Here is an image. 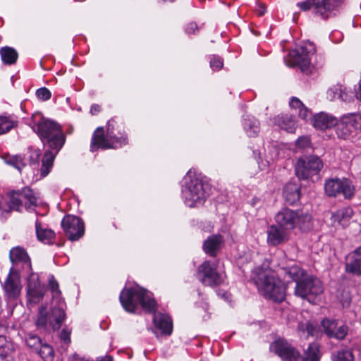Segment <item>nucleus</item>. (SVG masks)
Returning <instances> with one entry per match:
<instances>
[{"instance_id": "obj_18", "label": "nucleus", "mask_w": 361, "mask_h": 361, "mask_svg": "<svg viewBox=\"0 0 361 361\" xmlns=\"http://www.w3.org/2000/svg\"><path fill=\"white\" fill-rule=\"evenodd\" d=\"M46 292L44 286L42 285L39 281V276L35 273H32L27 278V298L30 304H37L39 302Z\"/></svg>"}, {"instance_id": "obj_54", "label": "nucleus", "mask_w": 361, "mask_h": 361, "mask_svg": "<svg viewBox=\"0 0 361 361\" xmlns=\"http://www.w3.org/2000/svg\"><path fill=\"white\" fill-rule=\"evenodd\" d=\"M68 361H88L82 357H79L78 355H73L68 358Z\"/></svg>"}, {"instance_id": "obj_8", "label": "nucleus", "mask_w": 361, "mask_h": 361, "mask_svg": "<svg viewBox=\"0 0 361 361\" xmlns=\"http://www.w3.org/2000/svg\"><path fill=\"white\" fill-rule=\"evenodd\" d=\"M276 224L287 231L298 228L301 231H307L312 227V216L302 210H293L283 208L275 215Z\"/></svg>"}, {"instance_id": "obj_23", "label": "nucleus", "mask_w": 361, "mask_h": 361, "mask_svg": "<svg viewBox=\"0 0 361 361\" xmlns=\"http://www.w3.org/2000/svg\"><path fill=\"white\" fill-rule=\"evenodd\" d=\"M312 123L318 130H325L336 126L337 118L332 115L320 112L312 117Z\"/></svg>"}, {"instance_id": "obj_45", "label": "nucleus", "mask_w": 361, "mask_h": 361, "mask_svg": "<svg viewBox=\"0 0 361 361\" xmlns=\"http://www.w3.org/2000/svg\"><path fill=\"white\" fill-rule=\"evenodd\" d=\"M310 145V140L307 136H302L299 137L295 142V145L298 149H305Z\"/></svg>"}, {"instance_id": "obj_42", "label": "nucleus", "mask_w": 361, "mask_h": 361, "mask_svg": "<svg viewBox=\"0 0 361 361\" xmlns=\"http://www.w3.org/2000/svg\"><path fill=\"white\" fill-rule=\"evenodd\" d=\"M353 98V94L346 87L341 85V91L339 93L338 99L341 101L349 102Z\"/></svg>"}, {"instance_id": "obj_20", "label": "nucleus", "mask_w": 361, "mask_h": 361, "mask_svg": "<svg viewBox=\"0 0 361 361\" xmlns=\"http://www.w3.org/2000/svg\"><path fill=\"white\" fill-rule=\"evenodd\" d=\"M20 275L18 272L11 271L4 284V290L8 300H17L21 292Z\"/></svg>"}, {"instance_id": "obj_31", "label": "nucleus", "mask_w": 361, "mask_h": 361, "mask_svg": "<svg viewBox=\"0 0 361 361\" xmlns=\"http://www.w3.org/2000/svg\"><path fill=\"white\" fill-rule=\"evenodd\" d=\"M243 128L249 137H256L259 132V123L254 117L247 116L243 119Z\"/></svg>"}, {"instance_id": "obj_52", "label": "nucleus", "mask_w": 361, "mask_h": 361, "mask_svg": "<svg viewBox=\"0 0 361 361\" xmlns=\"http://www.w3.org/2000/svg\"><path fill=\"white\" fill-rule=\"evenodd\" d=\"M40 156L39 150H35L30 155V159L33 161H37Z\"/></svg>"}, {"instance_id": "obj_48", "label": "nucleus", "mask_w": 361, "mask_h": 361, "mask_svg": "<svg viewBox=\"0 0 361 361\" xmlns=\"http://www.w3.org/2000/svg\"><path fill=\"white\" fill-rule=\"evenodd\" d=\"M306 331L307 335L305 336L306 338H307L309 336H317V332L316 331V328L314 326V325L311 323H307L306 324Z\"/></svg>"}, {"instance_id": "obj_55", "label": "nucleus", "mask_w": 361, "mask_h": 361, "mask_svg": "<svg viewBox=\"0 0 361 361\" xmlns=\"http://www.w3.org/2000/svg\"><path fill=\"white\" fill-rule=\"evenodd\" d=\"M100 109H101V107L98 104H94L91 107V109H90V112L92 115H94L96 114L97 113H98L99 111H100Z\"/></svg>"}, {"instance_id": "obj_32", "label": "nucleus", "mask_w": 361, "mask_h": 361, "mask_svg": "<svg viewBox=\"0 0 361 361\" xmlns=\"http://www.w3.org/2000/svg\"><path fill=\"white\" fill-rule=\"evenodd\" d=\"M10 259L13 263L23 262L30 267V260L26 252L21 247H17L10 251Z\"/></svg>"}, {"instance_id": "obj_35", "label": "nucleus", "mask_w": 361, "mask_h": 361, "mask_svg": "<svg viewBox=\"0 0 361 361\" xmlns=\"http://www.w3.org/2000/svg\"><path fill=\"white\" fill-rule=\"evenodd\" d=\"M6 162L16 168L20 173H22L23 169H25V172L27 173L31 168V166H25L22 157L20 156L10 157L6 159Z\"/></svg>"}, {"instance_id": "obj_6", "label": "nucleus", "mask_w": 361, "mask_h": 361, "mask_svg": "<svg viewBox=\"0 0 361 361\" xmlns=\"http://www.w3.org/2000/svg\"><path fill=\"white\" fill-rule=\"evenodd\" d=\"M119 299L123 307L129 312H135L138 305L147 312L154 311L156 306L152 294L138 285L124 288Z\"/></svg>"}, {"instance_id": "obj_44", "label": "nucleus", "mask_w": 361, "mask_h": 361, "mask_svg": "<svg viewBox=\"0 0 361 361\" xmlns=\"http://www.w3.org/2000/svg\"><path fill=\"white\" fill-rule=\"evenodd\" d=\"M340 303L343 307H348L351 302L350 293L348 291H343L340 296H338Z\"/></svg>"}, {"instance_id": "obj_41", "label": "nucleus", "mask_w": 361, "mask_h": 361, "mask_svg": "<svg viewBox=\"0 0 361 361\" xmlns=\"http://www.w3.org/2000/svg\"><path fill=\"white\" fill-rule=\"evenodd\" d=\"M27 345L32 348L38 350L39 345H41V339L36 335L30 334L27 335L25 339Z\"/></svg>"}, {"instance_id": "obj_39", "label": "nucleus", "mask_w": 361, "mask_h": 361, "mask_svg": "<svg viewBox=\"0 0 361 361\" xmlns=\"http://www.w3.org/2000/svg\"><path fill=\"white\" fill-rule=\"evenodd\" d=\"M38 351L39 355L44 361H52L54 355V350L48 344H41Z\"/></svg>"}, {"instance_id": "obj_3", "label": "nucleus", "mask_w": 361, "mask_h": 361, "mask_svg": "<svg viewBox=\"0 0 361 361\" xmlns=\"http://www.w3.org/2000/svg\"><path fill=\"white\" fill-rule=\"evenodd\" d=\"M253 280L260 293L265 298L279 302L285 299L286 286L272 269H256Z\"/></svg>"}, {"instance_id": "obj_43", "label": "nucleus", "mask_w": 361, "mask_h": 361, "mask_svg": "<svg viewBox=\"0 0 361 361\" xmlns=\"http://www.w3.org/2000/svg\"><path fill=\"white\" fill-rule=\"evenodd\" d=\"M37 98L42 101H47L50 99L51 92L46 87H41L36 91Z\"/></svg>"}, {"instance_id": "obj_33", "label": "nucleus", "mask_w": 361, "mask_h": 361, "mask_svg": "<svg viewBox=\"0 0 361 361\" xmlns=\"http://www.w3.org/2000/svg\"><path fill=\"white\" fill-rule=\"evenodd\" d=\"M0 55L4 63L6 65H12L15 63L18 59V52L12 47H4L0 49Z\"/></svg>"}, {"instance_id": "obj_19", "label": "nucleus", "mask_w": 361, "mask_h": 361, "mask_svg": "<svg viewBox=\"0 0 361 361\" xmlns=\"http://www.w3.org/2000/svg\"><path fill=\"white\" fill-rule=\"evenodd\" d=\"M324 334L331 338L343 340L348 332V327L342 322L336 319H324L322 322Z\"/></svg>"}, {"instance_id": "obj_58", "label": "nucleus", "mask_w": 361, "mask_h": 361, "mask_svg": "<svg viewBox=\"0 0 361 361\" xmlns=\"http://www.w3.org/2000/svg\"><path fill=\"white\" fill-rule=\"evenodd\" d=\"M9 361H14V360H13L12 357H11V359H10V360H9Z\"/></svg>"}, {"instance_id": "obj_28", "label": "nucleus", "mask_w": 361, "mask_h": 361, "mask_svg": "<svg viewBox=\"0 0 361 361\" xmlns=\"http://www.w3.org/2000/svg\"><path fill=\"white\" fill-rule=\"evenodd\" d=\"M35 230L37 239L39 241L47 244L52 243L55 236L52 230L42 226L38 221L35 223Z\"/></svg>"}, {"instance_id": "obj_26", "label": "nucleus", "mask_w": 361, "mask_h": 361, "mask_svg": "<svg viewBox=\"0 0 361 361\" xmlns=\"http://www.w3.org/2000/svg\"><path fill=\"white\" fill-rule=\"evenodd\" d=\"M223 243L222 237L219 235H214L209 237L203 244L204 251L209 255L214 257L219 250Z\"/></svg>"}, {"instance_id": "obj_49", "label": "nucleus", "mask_w": 361, "mask_h": 361, "mask_svg": "<svg viewBox=\"0 0 361 361\" xmlns=\"http://www.w3.org/2000/svg\"><path fill=\"white\" fill-rule=\"evenodd\" d=\"M60 339L63 341L66 345H68L70 343V333L63 329L59 335Z\"/></svg>"}, {"instance_id": "obj_50", "label": "nucleus", "mask_w": 361, "mask_h": 361, "mask_svg": "<svg viewBox=\"0 0 361 361\" xmlns=\"http://www.w3.org/2000/svg\"><path fill=\"white\" fill-rule=\"evenodd\" d=\"M7 346H9L10 353H12V345L6 341L4 336H0V348L6 349Z\"/></svg>"}, {"instance_id": "obj_37", "label": "nucleus", "mask_w": 361, "mask_h": 361, "mask_svg": "<svg viewBox=\"0 0 361 361\" xmlns=\"http://www.w3.org/2000/svg\"><path fill=\"white\" fill-rule=\"evenodd\" d=\"M16 126V121L8 116H0V134L8 132Z\"/></svg>"}, {"instance_id": "obj_51", "label": "nucleus", "mask_w": 361, "mask_h": 361, "mask_svg": "<svg viewBox=\"0 0 361 361\" xmlns=\"http://www.w3.org/2000/svg\"><path fill=\"white\" fill-rule=\"evenodd\" d=\"M196 30H197V25L195 23H188L185 27V32L188 34H195Z\"/></svg>"}, {"instance_id": "obj_15", "label": "nucleus", "mask_w": 361, "mask_h": 361, "mask_svg": "<svg viewBox=\"0 0 361 361\" xmlns=\"http://www.w3.org/2000/svg\"><path fill=\"white\" fill-rule=\"evenodd\" d=\"M325 192L335 197L342 193L345 198H350L354 193V187L348 179L331 178L326 181Z\"/></svg>"}, {"instance_id": "obj_5", "label": "nucleus", "mask_w": 361, "mask_h": 361, "mask_svg": "<svg viewBox=\"0 0 361 361\" xmlns=\"http://www.w3.org/2000/svg\"><path fill=\"white\" fill-rule=\"evenodd\" d=\"M49 286L53 294V298L56 301V306L53 307L50 314H47L45 312L44 307H41L39 310V316L36 321V324L39 327L51 328L55 331L61 327L66 317L64 312L65 305L63 301L59 298L61 293L59 289V284L53 276H51L49 279Z\"/></svg>"}, {"instance_id": "obj_40", "label": "nucleus", "mask_w": 361, "mask_h": 361, "mask_svg": "<svg viewBox=\"0 0 361 361\" xmlns=\"http://www.w3.org/2000/svg\"><path fill=\"white\" fill-rule=\"evenodd\" d=\"M341 91V85L336 84L331 86L326 91V98L331 101L338 99L339 93Z\"/></svg>"}, {"instance_id": "obj_22", "label": "nucleus", "mask_w": 361, "mask_h": 361, "mask_svg": "<svg viewBox=\"0 0 361 361\" xmlns=\"http://www.w3.org/2000/svg\"><path fill=\"white\" fill-rule=\"evenodd\" d=\"M154 333L157 337L162 335L169 336L172 333L173 324L171 319L167 314L157 312L154 314Z\"/></svg>"}, {"instance_id": "obj_27", "label": "nucleus", "mask_w": 361, "mask_h": 361, "mask_svg": "<svg viewBox=\"0 0 361 361\" xmlns=\"http://www.w3.org/2000/svg\"><path fill=\"white\" fill-rule=\"evenodd\" d=\"M275 123L280 128L288 133H294L297 128L295 120L292 116L288 114L276 116L275 118Z\"/></svg>"}, {"instance_id": "obj_30", "label": "nucleus", "mask_w": 361, "mask_h": 361, "mask_svg": "<svg viewBox=\"0 0 361 361\" xmlns=\"http://www.w3.org/2000/svg\"><path fill=\"white\" fill-rule=\"evenodd\" d=\"M290 106L292 109L298 110V116L302 120L307 121L312 117L311 111L304 106L302 102L297 97H293L290 101Z\"/></svg>"}, {"instance_id": "obj_16", "label": "nucleus", "mask_w": 361, "mask_h": 361, "mask_svg": "<svg viewBox=\"0 0 361 361\" xmlns=\"http://www.w3.org/2000/svg\"><path fill=\"white\" fill-rule=\"evenodd\" d=\"M270 350L279 356L283 361H300V352L286 341L279 339L270 345Z\"/></svg>"}, {"instance_id": "obj_47", "label": "nucleus", "mask_w": 361, "mask_h": 361, "mask_svg": "<svg viewBox=\"0 0 361 361\" xmlns=\"http://www.w3.org/2000/svg\"><path fill=\"white\" fill-rule=\"evenodd\" d=\"M11 353H10L9 346H7L6 349L0 348V361H9Z\"/></svg>"}, {"instance_id": "obj_4", "label": "nucleus", "mask_w": 361, "mask_h": 361, "mask_svg": "<svg viewBox=\"0 0 361 361\" xmlns=\"http://www.w3.org/2000/svg\"><path fill=\"white\" fill-rule=\"evenodd\" d=\"M127 144V137L122 125L111 119L107 123L106 135H104V129L98 128L92 137L90 149L94 152L98 149L118 148Z\"/></svg>"}, {"instance_id": "obj_17", "label": "nucleus", "mask_w": 361, "mask_h": 361, "mask_svg": "<svg viewBox=\"0 0 361 361\" xmlns=\"http://www.w3.org/2000/svg\"><path fill=\"white\" fill-rule=\"evenodd\" d=\"M61 224L68 239L72 241L78 240L84 234V223L78 216L67 215L63 219Z\"/></svg>"}, {"instance_id": "obj_1", "label": "nucleus", "mask_w": 361, "mask_h": 361, "mask_svg": "<svg viewBox=\"0 0 361 361\" xmlns=\"http://www.w3.org/2000/svg\"><path fill=\"white\" fill-rule=\"evenodd\" d=\"M30 125L44 145L48 147L43 156L39 173L27 177L30 181L35 182L46 177L51 171L56 156L65 144L66 135L59 124L44 118L39 112L32 114Z\"/></svg>"}, {"instance_id": "obj_38", "label": "nucleus", "mask_w": 361, "mask_h": 361, "mask_svg": "<svg viewBox=\"0 0 361 361\" xmlns=\"http://www.w3.org/2000/svg\"><path fill=\"white\" fill-rule=\"evenodd\" d=\"M333 361H354V355L350 350H341L333 354Z\"/></svg>"}, {"instance_id": "obj_9", "label": "nucleus", "mask_w": 361, "mask_h": 361, "mask_svg": "<svg viewBox=\"0 0 361 361\" xmlns=\"http://www.w3.org/2000/svg\"><path fill=\"white\" fill-rule=\"evenodd\" d=\"M38 204V197L30 188H25L21 192H13L10 195L8 204H3L0 202V218L6 217L11 210L20 212L23 207L27 210H31Z\"/></svg>"}, {"instance_id": "obj_57", "label": "nucleus", "mask_w": 361, "mask_h": 361, "mask_svg": "<svg viewBox=\"0 0 361 361\" xmlns=\"http://www.w3.org/2000/svg\"><path fill=\"white\" fill-rule=\"evenodd\" d=\"M298 330L299 331H302L303 333H305L304 325L303 324H299Z\"/></svg>"}, {"instance_id": "obj_53", "label": "nucleus", "mask_w": 361, "mask_h": 361, "mask_svg": "<svg viewBox=\"0 0 361 361\" xmlns=\"http://www.w3.org/2000/svg\"><path fill=\"white\" fill-rule=\"evenodd\" d=\"M266 12V6L264 4H259L257 8V13L259 16H262Z\"/></svg>"}, {"instance_id": "obj_36", "label": "nucleus", "mask_w": 361, "mask_h": 361, "mask_svg": "<svg viewBox=\"0 0 361 361\" xmlns=\"http://www.w3.org/2000/svg\"><path fill=\"white\" fill-rule=\"evenodd\" d=\"M279 157V151L278 148L275 146H272L269 152L265 153L264 158H265V163L263 161L262 162L259 167L262 168V169H265L268 166H269L271 164H272L276 159Z\"/></svg>"}, {"instance_id": "obj_21", "label": "nucleus", "mask_w": 361, "mask_h": 361, "mask_svg": "<svg viewBox=\"0 0 361 361\" xmlns=\"http://www.w3.org/2000/svg\"><path fill=\"white\" fill-rule=\"evenodd\" d=\"M267 243L270 246H276L290 239V233L277 224L271 225L267 231Z\"/></svg>"}, {"instance_id": "obj_2", "label": "nucleus", "mask_w": 361, "mask_h": 361, "mask_svg": "<svg viewBox=\"0 0 361 361\" xmlns=\"http://www.w3.org/2000/svg\"><path fill=\"white\" fill-rule=\"evenodd\" d=\"M279 271L281 275L285 274L296 282L295 295L306 299L311 303H316L317 298L324 292L323 284L319 279L310 276L304 277V271L296 265L281 268Z\"/></svg>"}, {"instance_id": "obj_24", "label": "nucleus", "mask_w": 361, "mask_h": 361, "mask_svg": "<svg viewBox=\"0 0 361 361\" xmlns=\"http://www.w3.org/2000/svg\"><path fill=\"white\" fill-rule=\"evenodd\" d=\"M345 269L348 272L361 275V247L347 256Z\"/></svg>"}, {"instance_id": "obj_46", "label": "nucleus", "mask_w": 361, "mask_h": 361, "mask_svg": "<svg viewBox=\"0 0 361 361\" xmlns=\"http://www.w3.org/2000/svg\"><path fill=\"white\" fill-rule=\"evenodd\" d=\"M210 66L214 71H219L223 67V61L218 56H213L210 60Z\"/></svg>"}, {"instance_id": "obj_13", "label": "nucleus", "mask_w": 361, "mask_h": 361, "mask_svg": "<svg viewBox=\"0 0 361 361\" xmlns=\"http://www.w3.org/2000/svg\"><path fill=\"white\" fill-rule=\"evenodd\" d=\"M323 168L322 160L316 156L300 158L295 166V174L300 179H309L317 175Z\"/></svg>"}, {"instance_id": "obj_7", "label": "nucleus", "mask_w": 361, "mask_h": 361, "mask_svg": "<svg viewBox=\"0 0 361 361\" xmlns=\"http://www.w3.org/2000/svg\"><path fill=\"white\" fill-rule=\"evenodd\" d=\"M207 197V185L191 170L183 178L182 197L189 207H197L204 204Z\"/></svg>"}, {"instance_id": "obj_56", "label": "nucleus", "mask_w": 361, "mask_h": 361, "mask_svg": "<svg viewBox=\"0 0 361 361\" xmlns=\"http://www.w3.org/2000/svg\"><path fill=\"white\" fill-rule=\"evenodd\" d=\"M97 361H112V358L110 356H104L99 358Z\"/></svg>"}, {"instance_id": "obj_10", "label": "nucleus", "mask_w": 361, "mask_h": 361, "mask_svg": "<svg viewBox=\"0 0 361 361\" xmlns=\"http://www.w3.org/2000/svg\"><path fill=\"white\" fill-rule=\"evenodd\" d=\"M315 51L314 45L307 42L289 53L286 59V64L290 67L298 66L301 71L309 74L314 68Z\"/></svg>"}, {"instance_id": "obj_25", "label": "nucleus", "mask_w": 361, "mask_h": 361, "mask_svg": "<svg viewBox=\"0 0 361 361\" xmlns=\"http://www.w3.org/2000/svg\"><path fill=\"white\" fill-rule=\"evenodd\" d=\"M353 215V211L350 207H343L332 213L331 221L334 226H347Z\"/></svg>"}, {"instance_id": "obj_34", "label": "nucleus", "mask_w": 361, "mask_h": 361, "mask_svg": "<svg viewBox=\"0 0 361 361\" xmlns=\"http://www.w3.org/2000/svg\"><path fill=\"white\" fill-rule=\"evenodd\" d=\"M321 353L317 344L311 343L308 348L305 351L304 357L300 361H319Z\"/></svg>"}, {"instance_id": "obj_12", "label": "nucleus", "mask_w": 361, "mask_h": 361, "mask_svg": "<svg viewBox=\"0 0 361 361\" xmlns=\"http://www.w3.org/2000/svg\"><path fill=\"white\" fill-rule=\"evenodd\" d=\"M342 1L343 0H306L298 2L297 6L303 11L312 8L316 15L326 19Z\"/></svg>"}, {"instance_id": "obj_11", "label": "nucleus", "mask_w": 361, "mask_h": 361, "mask_svg": "<svg viewBox=\"0 0 361 361\" xmlns=\"http://www.w3.org/2000/svg\"><path fill=\"white\" fill-rule=\"evenodd\" d=\"M336 133L339 139L348 140L353 137L361 129V115L347 114L337 120Z\"/></svg>"}, {"instance_id": "obj_29", "label": "nucleus", "mask_w": 361, "mask_h": 361, "mask_svg": "<svg viewBox=\"0 0 361 361\" xmlns=\"http://www.w3.org/2000/svg\"><path fill=\"white\" fill-rule=\"evenodd\" d=\"M283 195L287 202L293 204L300 199V187L294 183H288L284 188Z\"/></svg>"}, {"instance_id": "obj_14", "label": "nucleus", "mask_w": 361, "mask_h": 361, "mask_svg": "<svg viewBox=\"0 0 361 361\" xmlns=\"http://www.w3.org/2000/svg\"><path fill=\"white\" fill-rule=\"evenodd\" d=\"M216 262L205 261L198 268L197 276L205 286H218L224 282V276L216 271Z\"/></svg>"}]
</instances>
